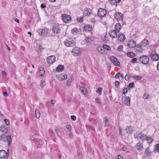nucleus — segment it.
Masks as SVG:
<instances>
[{
	"instance_id": "nucleus-1",
	"label": "nucleus",
	"mask_w": 159,
	"mask_h": 159,
	"mask_svg": "<svg viewBox=\"0 0 159 159\" xmlns=\"http://www.w3.org/2000/svg\"><path fill=\"white\" fill-rule=\"evenodd\" d=\"M0 140L2 142H4L8 143L9 146H10L11 142V137L10 135L3 134L0 136Z\"/></svg>"
},
{
	"instance_id": "nucleus-2",
	"label": "nucleus",
	"mask_w": 159,
	"mask_h": 159,
	"mask_svg": "<svg viewBox=\"0 0 159 159\" xmlns=\"http://www.w3.org/2000/svg\"><path fill=\"white\" fill-rule=\"evenodd\" d=\"M37 135V133L35 134V137H33L31 139L32 141H33L35 143L37 146L38 147H40L43 145L44 143V141L38 138H36V135Z\"/></svg>"
},
{
	"instance_id": "nucleus-3",
	"label": "nucleus",
	"mask_w": 159,
	"mask_h": 159,
	"mask_svg": "<svg viewBox=\"0 0 159 159\" xmlns=\"http://www.w3.org/2000/svg\"><path fill=\"white\" fill-rule=\"evenodd\" d=\"M134 138L137 139H141L143 141L146 140L147 138L146 135L141 133H137L134 135Z\"/></svg>"
},
{
	"instance_id": "nucleus-4",
	"label": "nucleus",
	"mask_w": 159,
	"mask_h": 159,
	"mask_svg": "<svg viewBox=\"0 0 159 159\" xmlns=\"http://www.w3.org/2000/svg\"><path fill=\"white\" fill-rule=\"evenodd\" d=\"M64 44L67 47H72L74 45V40L70 38H67L64 42Z\"/></svg>"
},
{
	"instance_id": "nucleus-5",
	"label": "nucleus",
	"mask_w": 159,
	"mask_h": 159,
	"mask_svg": "<svg viewBox=\"0 0 159 159\" xmlns=\"http://www.w3.org/2000/svg\"><path fill=\"white\" fill-rule=\"evenodd\" d=\"M9 155V149L7 151V152L4 150H0V158H7Z\"/></svg>"
},
{
	"instance_id": "nucleus-6",
	"label": "nucleus",
	"mask_w": 159,
	"mask_h": 159,
	"mask_svg": "<svg viewBox=\"0 0 159 159\" xmlns=\"http://www.w3.org/2000/svg\"><path fill=\"white\" fill-rule=\"evenodd\" d=\"M61 17L63 21L65 23H69L71 20V17L69 16L66 14H62L61 15Z\"/></svg>"
},
{
	"instance_id": "nucleus-7",
	"label": "nucleus",
	"mask_w": 159,
	"mask_h": 159,
	"mask_svg": "<svg viewBox=\"0 0 159 159\" xmlns=\"http://www.w3.org/2000/svg\"><path fill=\"white\" fill-rule=\"evenodd\" d=\"M140 61L143 64H147L149 61V57L146 56H143L140 57Z\"/></svg>"
},
{
	"instance_id": "nucleus-8",
	"label": "nucleus",
	"mask_w": 159,
	"mask_h": 159,
	"mask_svg": "<svg viewBox=\"0 0 159 159\" xmlns=\"http://www.w3.org/2000/svg\"><path fill=\"white\" fill-rule=\"evenodd\" d=\"M107 14V11L104 9L100 8L98 11V16L100 17H104Z\"/></svg>"
},
{
	"instance_id": "nucleus-9",
	"label": "nucleus",
	"mask_w": 159,
	"mask_h": 159,
	"mask_svg": "<svg viewBox=\"0 0 159 159\" xmlns=\"http://www.w3.org/2000/svg\"><path fill=\"white\" fill-rule=\"evenodd\" d=\"M81 52V50L78 47H75L72 51V54L74 56H79Z\"/></svg>"
},
{
	"instance_id": "nucleus-10",
	"label": "nucleus",
	"mask_w": 159,
	"mask_h": 159,
	"mask_svg": "<svg viewBox=\"0 0 159 159\" xmlns=\"http://www.w3.org/2000/svg\"><path fill=\"white\" fill-rule=\"evenodd\" d=\"M123 16V15L122 13L117 12L115 13L114 17L116 20L119 21L122 19Z\"/></svg>"
},
{
	"instance_id": "nucleus-11",
	"label": "nucleus",
	"mask_w": 159,
	"mask_h": 159,
	"mask_svg": "<svg viewBox=\"0 0 159 159\" xmlns=\"http://www.w3.org/2000/svg\"><path fill=\"white\" fill-rule=\"evenodd\" d=\"M39 34L40 36L46 35L48 32V30L47 28L39 29L38 30Z\"/></svg>"
},
{
	"instance_id": "nucleus-12",
	"label": "nucleus",
	"mask_w": 159,
	"mask_h": 159,
	"mask_svg": "<svg viewBox=\"0 0 159 159\" xmlns=\"http://www.w3.org/2000/svg\"><path fill=\"white\" fill-rule=\"evenodd\" d=\"M127 45L129 48H133L135 47L136 43L134 40L130 39L128 42Z\"/></svg>"
},
{
	"instance_id": "nucleus-13",
	"label": "nucleus",
	"mask_w": 159,
	"mask_h": 159,
	"mask_svg": "<svg viewBox=\"0 0 159 159\" xmlns=\"http://www.w3.org/2000/svg\"><path fill=\"white\" fill-rule=\"evenodd\" d=\"M111 61L113 63L114 65L116 66H119L120 63L118 60L113 56H111L110 58Z\"/></svg>"
},
{
	"instance_id": "nucleus-14",
	"label": "nucleus",
	"mask_w": 159,
	"mask_h": 159,
	"mask_svg": "<svg viewBox=\"0 0 159 159\" xmlns=\"http://www.w3.org/2000/svg\"><path fill=\"white\" fill-rule=\"evenodd\" d=\"M56 60L55 57L53 55L50 56L47 59V62L49 64H52L54 63Z\"/></svg>"
},
{
	"instance_id": "nucleus-15",
	"label": "nucleus",
	"mask_w": 159,
	"mask_h": 159,
	"mask_svg": "<svg viewBox=\"0 0 159 159\" xmlns=\"http://www.w3.org/2000/svg\"><path fill=\"white\" fill-rule=\"evenodd\" d=\"M56 78L59 80L66 79L67 78V75L65 74H61L56 76Z\"/></svg>"
},
{
	"instance_id": "nucleus-16",
	"label": "nucleus",
	"mask_w": 159,
	"mask_h": 159,
	"mask_svg": "<svg viewBox=\"0 0 159 159\" xmlns=\"http://www.w3.org/2000/svg\"><path fill=\"white\" fill-rule=\"evenodd\" d=\"M118 39L120 41H124L125 39L124 34L121 33H120L117 36Z\"/></svg>"
},
{
	"instance_id": "nucleus-17",
	"label": "nucleus",
	"mask_w": 159,
	"mask_h": 159,
	"mask_svg": "<svg viewBox=\"0 0 159 159\" xmlns=\"http://www.w3.org/2000/svg\"><path fill=\"white\" fill-rule=\"evenodd\" d=\"M92 11L90 9L86 8L84 9V15L86 16H89L92 14Z\"/></svg>"
},
{
	"instance_id": "nucleus-18",
	"label": "nucleus",
	"mask_w": 159,
	"mask_h": 159,
	"mask_svg": "<svg viewBox=\"0 0 159 159\" xmlns=\"http://www.w3.org/2000/svg\"><path fill=\"white\" fill-rule=\"evenodd\" d=\"M117 33H118V32H117L115 30H111L109 33V36L113 39L117 37Z\"/></svg>"
},
{
	"instance_id": "nucleus-19",
	"label": "nucleus",
	"mask_w": 159,
	"mask_h": 159,
	"mask_svg": "<svg viewBox=\"0 0 159 159\" xmlns=\"http://www.w3.org/2000/svg\"><path fill=\"white\" fill-rule=\"evenodd\" d=\"M1 131L4 133H6L8 131V127L5 125H2L0 128Z\"/></svg>"
},
{
	"instance_id": "nucleus-20",
	"label": "nucleus",
	"mask_w": 159,
	"mask_h": 159,
	"mask_svg": "<svg viewBox=\"0 0 159 159\" xmlns=\"http://www.w3.org/2000/svg\"><path fill=\"white\" fill-rule=\"evenodd\" d=\"M142 46L139 44H138L135 48V52L137 53H141L143 52V49L142 48Z\"/></svg>"
},
{
	"instance_id": "nucleus-21",
	"label": "nucleus",
	"mask_w": 159,
	"mask_h": 159,
	"mask_svg": "<svg viewBox=\"0 0 159 159\" xmlns=\"http://www.w3.org/2000/svg\"><path fill=\"white\" fill-rule=\"evenodd\" d=\"M121 28L120 24V23H116L115 27L114 30L116 31L117 32L119 33Z\"/></svg>"
},
{
	"instance_id": "nucleus-22",
	"label": "nucleus",
	"mask_w": 159,
	"mask_h": 159,
	"mask_svg": "<svg viewBox=\"0 0 159 159\" xmlns=\"http://www.w3.org/2000/svg\"><path fill=\"white\" fill-rule=\"evenodd\" d=\"M52 31L55 34H58L60 31V28L58 26H53L52 29Z\"/></svg>"
},
{
	"instance_id": "nucleus-23",
	"label": "nucleus",
	"mask_w": 159,
	"mask_h": 159,
	"mask_svg": "<svg viewBox=\"0 0 159 159\" xmlns=\"http://www.w3.org/2000/svg\"><path fill=\"white\" fill-rule=\"evenodd\" d=\"M84 30L88 32H91L92 30V27L90 25H86L84 26Z\"/></svg>"
},
{
	"instance_id": "nucleus-24",
	"label": "nucleus",
	"mask_w": 159,
	"mask_h": 159,
	"mask_svg": "<svg viewBox=\"0 0 159 159\" xmlns=\"http://www.w3.org/2000/svg\"><path fill=\"white\" fill-rule=\"evenodd\" d=\"M151 57L152 60L154 61H158L159 60V55L157 54H151Z\"/></svg>"
},
{
	"instance_id": "nucleus-25",
	"label": "nucleus",
	"mask_w": 159,
	"mask_h": 159,
	"mask_svg": "<svg viewBox=\"0 0 159 159\" xmlns=\"http://www.w3.org/2000/svg\"><path fill=\"white\" fill-rule=\"evenodd\" d=\"M135 147L137 150L139 151L141 150L143 148V144L140 143H137L136 144Z\"/></svg>"
},
{
	"instance_id": "nucleus-26",
	"label": "nucleus",
	"mask_w": 159,
	"mask_h": 159,
	"mask_svg": "<svg viewBox=\"0 0 159 159\" xmlns=\"http://www.w3.org/2000/svg\"><path fill=\"white\" fill-rule=\"evenodd\" d=\"M64 68V66L62 65H59L56 68V70L57 72H61L63 71Z\"/></svg>"
},
{
	"instance_id": "nucleus-27",
	"label": "nucleus",
	"mask_w": 159,
	"mask_h": 159,
	"mask_svg": "<svg viewBox=\"0 0 159 159\" xmlns=\"http://www.w3.org/2000/svg\"><path fill=\"white\" fill-rule=\"evenodd\" d=\"M130 98L129 97H126L125 99V103L127 105L129 106L130 105Z\"/></svg>"
},
{
	"instance_id": "nucleus-28",
	"label": "nucleus",
	"mask_w": 159,
	"mask_h": 159,
	"mask_svg": "<svg viewBox=\"0 0 159 159\" xmlns=\"http://www.w3.org/2000/svg\"><path fill=\"white\" fill-rule=\"evenodd\" d=\"M149 42L146 39H143L141 43V44L142 46L144 47L149 45Z\"/></svg>"
},
{
	"instance_id": "nucleus-29",
	"label": "nucleus",
	"mask_w": 159,
	"mask_h": 159,
	"mask_svg": "<svg viewBox=\"0 0 159 159\" xmlns=\"http://www.w3.org/2000/svg\"><path fill=\"white\" fill-rule=\"evenodd\" d=\"M126 133L129 134L131 133L133 131L132 127L129 126H128L126 127Z\"/></svg>"
},
{
	"instance_id": "nucleus-30",
	"label": "nucleus",
	"mask_w": 159,
	"mask_h": 159,
	"mask_svg": "<svg viewBox=\"0 0 159 159\" xmlns=\"http://www.w3.org/2000/svg\"><path fill=\"white\" fill-rule=\"evenodd\" d=\"M45 70L43 67H41L39 68V74L40 76L43 77L45 73Z\"/></svg>"
},
{
	"instance_id": "nucleus-31",
	"label": "nucleus",
	"mask_w": 159,
	"mask_h": 159,
	"mask_svg": "<svg viewBox=\"0 0 159 159\" xmlns=\"http://www.w3.org/2000/svg\"><path fill=\"white\" fill-rule=\"evenodd\" d=\"M96 49L98 52L101 53H103L104 51V50L102 49V47L99 46L97 47Z\"/></svg>"
},
{
	"instance_id": "nucleus-32",
	"label": "nucleus",
	"mask_w": 159,
	"mask_h": 159,
	"mask_svg": "<svg viewBox=\"0 0 159 159\" xmlns=\"http://www.w3.org/2000/svg\"><path fill=\"white\" fill-rule=\"evenodd\" d=\"M80 89L84 94L85 95L87 94V89L85 88L84 87H81L80 88Z\"/></svg>"
},
{
	"instance_id": "nucleus-33",
	"label": "nucleus",
	"mask_w": 159,
	"mask_h": 159,
	"mask_svg": "<svg viewBox=\"0 0 159 159\" xmlns=\"http://www.w3.org/2000/svg\"><path fill=\"white\" fill-rule=\"evenodd\" d=\"M151 152L149 148H147L145 151V153L147 156H149L151 155Z\"/></svg>"
},
{
	"instance_id": "nucleus-34",
	"label": "nucleus",
	"mask_w": 159,
	"mask_h": 159,
	"mask_svg": "<svg viewBox=\"0 0 159 159\" xmlns=\"http://www.w3.org/2000/svg\"><path fill=\"white\" fill-rule=\"evenodd\" d=\"M35 116L37 118H39L40 116V113L39 110L36 109L35 110Z\"/></svg>"
},
{
	"instance_id": "nucleus-35",
	"label": "nucleus",
	"mask_w": 159,
	"mask_h": 159,
	"mask_svg": "<svg viewBox=\"0 0 159 159\" xmlns=\"http://www.w3.org/2000/svg\"><path fill=\"white\" fill-rule=\"evenodd\" d=\"M127 55L130 57H134L135 56L134 53L133 52H129L127 53Z\"/></svg>"
},
{
	"instance_id": "nucleus-36",
	"label": "nucleus",
	"mask_w": 159,
	"mask_h": 159,
	"mask_svg": "<svg viewBox=\"0 0 159 159\" xmlns=\"http://www.w3.org/2000/svg\"><path fill=\"white\" fill-rule=\"evenodd\" d=\"M72 80V79L71 77L70 78L67 80L66 82V85L68 86L69 87L70 86Z\"/></svg>"
},
{
	"instance_id": "nucleus-37",
	"label": "nucleus",
	"mask_w": 159,
	"mask_h": 159,
	"mask_svg": "<svg viewBox=\"0 0 159 159\" xmlns=\"http://www.w3.org/2000/svg\"><path fill=\"white\" fill-rule=\"evenodd\" d=\"M146 140H147L148 143L150 144L152 142L153 139L151 137H148L147 136Z\"/></svg>"
},
{
	"instance_id": "nucleus-38",
	"label": "nucleus",
	"mask_w": 159,
	"mask_h": 159,
	"mask_svg": "<svg viewBox=\"0 0 159 159\" xmlns=\"http://www.w3.org/2000/svg\"><path fill=\"white\" fill-rule=\"evenodd\" d=\"M134 82H132L129 83L127 86V88L130 89H131L134 88Z\"/></svg>"
},
{
	"instance_id": "nucleus-39",
	"label": "nucleus",
	"mask_w": 159,
	"mask_h": 159,
	"mask_svg": "<svg viewBox=\"0 0 159 159\" xmlns=\"http://www.w3.org/2000/svg\"><path fill=\"white\" fill-rule=\"evenodd\" d=\"M102 47L104 49H106L108 51H110L111 50V48L110 47L106 44H103L102 45Z\"/></svg>"
},
{
	"instance_id": "nucleus-40",
	"label": "nucleus",
	"mask_w": 159,
	"mask_h": 159,
	"mask_svg": "<svg viewBox=\"0 0 159 159\" xmlns=\"http://www.w3.org/2000/svg\"><path fill=\"white\" fill-rule=\"evenodd\" d=\"M109 2L112 5H116L117 3L116 0H110Z\"/></svg>"
},
{
	"instance_id": "nucleus-41",
	"label": "nucleus",
	"mask_w": 159,
	"mask_h": 159,
	"mask_svg": "<svg viewBox=\"0 0 159 159\" xmlns=\"http://www.w3.org/2000/svg\"><path fill=\"white\" fill-rule=\"evenodd\" d=\"M133 78L134 79L137 80H139L141 79V76L139 75H135L133 76Z\"/></svg>"
},
{
	"instance_id": "nucleus-42",
	"label": "nucleus",
	"mask_w": 159,
	"mask_h": 159,
	"mask_svg": "<svg viewBox=\"0 0 159 159\" xmlns=\"http://www.w3.org/2000/svg\"><path fill=\"white\" fill-rule=\"evenodd\" d=\"M46 85V82L44 80H42L40 83V86L43 88Z\"/></svg>"
},
{
	"instance_id": "nucleus-43",
	"label": "nucleus",
	"mask_w": 159,
	"mask_h": 159,
	"mask_svg": "<svg viewBox=\"0 0 159 159\" xmlns=\"http://www.w3.org/2000/svg\"><path fill=\"white\" fill-rule=\"evenodd\" d=\"M84 18L83 17H78L77 18V20L78 22H79L80 23L82 22Z\"/></svg>"
},
{
	"instance_id": "nucleus-44",
	"label": "nucleus",
	"mask_w": 159,
	"mask_h": 159,
	"mask_svg": "<svg viewBox=\"0 0 159 159\" xmlns=\"http://www.w3.org/2000/svg\"><path fill=\"white\" fill-rule=\"evenodd\" d=\"M149 95L147 93H145L143 95V98L144 99H146L148 98Z\"/></svg>"
},
{
	"instance_id": "nucleus-45",
	"label": "nucleus",
	"mask_w": 159,
	"mask_h": 159,
	"mask_svg": "<svg viewBox=\"0 0 159 159\" xmlns=\"http://www.w3.org/2000/svg\"><path fill=\"white\" fill-rule=\"evenodd\" d=\"M154 148L156 151H159V144H156Z\"/></svg>"
},
{
	"instance_id": "nucleus-46",
	"label": "nucleus",
	"mask_w": 159,
	"mask_h": 159,
	"mask_svg": "<svg viewBox=\"0 0 159 159\" xmlns=\"http://www.w3.org/2000/svg\"><path fill=\"white\" fill-rule=\"evenodd\" d=\"M66 127L69 131H71V126L70 125H67Z\"/></svg>"
},
{
	"instance_id": "nucleus-47",
	"label": "nucleus",
	"mask_w": 159,
	"mask_h": 159,
	"mask_svg": "<svg viewBox=\"0 0 159 159\" xmlns=\"http://www.w3.org/2000/svg\"><path fill=\"white\" fill-rule=\"evenodd\" d=\"M102 91V88H99L96 91L97 93H100V95L101 94V93Z\"/></svg>"
},
{
	"instance_id": "nucleus-48",
	"label": "nucleus",
	"mask_w": 159,
	"mask_h": 159,
	"mask_svg": "<svg viewBox=\"0 0 159 159\" xmlns=\"http://www.w3.org/2000/svg\"><path fill=\"white\" fill-rule=\"evenodd\" d=\"M85 40L86 42L89 43L91 41V39L89 37H86Z\"/></svg>"
},
{
	"instance_id": "nucleus-49",
	"label": "nucleus",
	"mask_w": 159,
	"mask_h": 159,
	"mask_svg": "<svg viewBox=\"0 0 159 159\" xmlns=\"http://www.w3.org/2000/svg\"><path fill=\"white\" fill-rule=\"evenodd\" d=\"M127 91H128L127 89L125 88H124L122 92L123 94L125 95L127 93Z\"/></svg>"
},
{
	"instance_id": "nucleus-50",
	"label": "nucleus",
	"mask_w": 159,
	"mask_h": 159,
	"mask_svg": "<svg viewBox=\"0 0 159 159\" xmlns=\"http://www.w3.org/2000/svg\"><path fill=\"white\" fill-rule=\"evenodd\" d=\"M4 121L6 124V125L7 126L9 125V120H7V119H4Z\"/></svg>"
},
{
	"instance_id": "nucleus-51",
	"label": "nucleus",
	"mask_w": 159,
	"mask_h": 159,
	"mask_svg": "<svg viewBox=\"0 0 159 159\" xmlns=\"http://www.w3.org/2000/svg\"><path fill=\"white\" fill-rule=\"evenodd\" d=\"M78 30L76 28H75L72 30V32L73 34H74V33H77V32Z\"/></svg>"
},
{
	"instance_id": "nucleus-52",
	"label": "nucleus",
	"mask_w": 159,
	"mask_h": 159,
	"mask_svg": "<svg viewBox=\"0 0 159 159\" xmlns=\"http://www.w3.org/2000/svg\"><path fill=\"white\" fill-rule=\"evenodd\" d=\"M123 49V47L122 45H119L117 48V50L119 51H121Z\"/></svg>"
},
{
	"instance_id": "nucleus-53",
	"label": "nucleus",
	"mask_w": 159,
	"mask_h": 159,
	"mask_svg": "<svg viewBox=\"0 0 159 159\" xmlns=\"http://www.w3.org/2000/svg\"><path fill=\"white\" fill-rule=\"evenodd\" d=\"M104 119H105V126L106 127V125H107V123L108 121L109 120L106 117H104Z\"/></svg>"
},
{
	"instance_id": "nucleus-54",
	"label": "nucleus",
	"mask_w": 159,
	"mask_h": 159,
	"mask_svg": "<svg viewBox=\"0 0 159 159\" xmlns=\"http://www.w3.org/2000/svg\"><path fill=\"white\" fill-rule=\"evenodd\" d=\"M137 61V59L136 58H134L131 61V62L132 63H135Z\"/></svg>"
},
{
	"instance_id": "nucleus-55",
	"label": "nucleus",
	"mask_w": 159,
	"mask_h": 159,
	"mask_svg": "<svg viewBox=\"0 0 159 159\" xmlns=\"http://www.w3.org/2000/svg\"><path fill=\"white\" fill-rule=\"evenodd\" d=\"M115 86L116 87H118L119 85V82L118 81H116L115 82Z\"/></svg>"
},
{
	"instance_id": "nucleus-56",
	"label": "nucleus",
	"mask_w": 159,
	"mask_h": 159,
	"mask_svg": "<svg viewBox=\"0 0 159 159\" xmlns=\"http://www.w3.org/2000/svg\"><path fill=\"white\" fill-rule=\"evenodd\" d=\"M71 118L73 120H76V117L75 116L72 115L71 116Z\"/></svg>"
},
{
	"instance_id": "nucleus-57",
	"label": "nucleus",
	"mask_w": 159,
	"mask_h": 159,
	"mask_svg": "<svg viewBox=\"0 0 159 159\" xmlns=\"http://www.w3.org/2000/svg\"><path fill=\"white\" fill-rule=\"evenodd\" d=\"M3 94L4 96L5 97H8V94L7 92L6 91H5L3 93Z\"/></svg>"
},
{
	"instance_id": "nucleus-58",
	"label": "nucleus",
	"mask_w": 159,
	"mask_h": 159,
	"mask_svg": "<svg viewBox=\"0 0 159 159\" xmlns=\"http://www.w3.org/2000/svg\"><path fill=\"white\" fill-rule=\"evenodd\" d=\"M55 131L57 134H58L59 132V129L57 127L55 128Z\"/></svg>"
},
{
	"instance_id": "nucleus-59",
	"label": "nucleus",
	"mask_w": 159,
	"mask_h": 159,
	"mask_svg": "<svg viewBox=\"0 0 159 159\" xmlns=\"http://www.w3.org/2000/svg\"><path fill=\"white\" fill-rule=\"evenodd\" d=\"M120 75V73L118 72L115 75V77L116 78H118L119 77Z\"/></svg>"
},
{
	"instance_id": "nucleus-60",
	"label": "nucleus",
	"mask_w": 159,
	"mask_h": 159,
	"mask_svg": "<svg viewBox=\"0 0 159 159\" xmlns=\"http://www.w3.org/2000/svg\"><path fill=\"white\" fill-rule=\"evenodd\" d=\"M41 7L42 8H44L46 7V6L43 4H42L41 5Z\"/></svg>"
},
{
	"instance_id": "nucleus-61",
	"label": "nucleus",
	"mask_w": 159,
	"mask_h": 159,
	"mask_svg": "<svg viewBox=\"0 0 159 159\" xmlns=\"http://www.w3.org/2000/svg\"><path fill=\"white\" fill-rule=\"evenodd\" d=\"M96 102H97V103H98L99 104L100 103L101 100L99 98H97L96 99Z\"/></svg>"
},
{
	"instance_id": "nucleus-62",
	"label": "nucleus",
	"mask_w": 159,
	"mask_h": 159,
	"mask_svg": "<svg viewBox=\"0 0 159 159\" xmlns=\"http://www.w3.org/2000/svg\"><path fill=\"white\" fill-rule=\"evenodd\" d=\"M125 80L127 81L129 80V76L128 75H126L125 77Z\"/></svg>"
},
{
	"instance_id": "nucleus-63",
	"label": "nucleus",
	"mask_w": 159,
	"mask_h": 159,
	"mask_svg": "<svg viewBox=\"0 0 159 159\" xmlns=\"http://www.w3.org/2000/svg\"><path fill=\"white\" fill-rule=\"evenodd\" d=\"M117 157L118 159H123V157L120 155H118Z\"/></svg>"
},
{
	"instance_id": "nucleus-64",
	"label": "nucleus",
	"mask_w": 159,
	"mask_h": 159,
	"mask_svg": "<svg viewBox=\"0 0 159 159\" xmlns=\"http://www.w3.org/2000/svg\"><path fill=\"white\" fill-rule=\"evenodd\" d=\"M157 69L159 70V62H158L157 65Z\"/></svg>"
}]
</instances>
